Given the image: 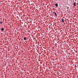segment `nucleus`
<instances>
[{"label": "nucleus", "mask_w": 78, "mask_h": 78, "mask_svg": "<svg viewBox=\"0 0 78 78\" xmlns=\"http://www.w3.org/2000/svg\"><path fill=\"white\" fill-rule=\"evenodd\" d=\"M62 22H63V23H64V19L62 18Z\"/></svg>", "instance_id": "nucleus-2"}, {"label": "nucleus", "mask_w": 78, "mask_h": 78, "mask_svg": "<svg viewBox=\"0 0 78 78\" xmlns=\"http://www.w3.org/2000/svg\"><path fill=\"white\" fill-rule=\"evenodd\" d=\"M26 39H27V38L26 37H24V40L26 41L27 40Z\"/></svg>", "instance_id": "nucleus-4"}, {"label": "nucleus", "mask_w": 78, "mask_h": 78, "mask_svg": "<svg viewBox=\"0 0 78 78\" xmlns=\"http://www.w3.org/2000/svg\"><path fill=\"white\" fill-rule=\"evenodd\" d=\"M2 23H3V22H2V21H1V22H0V23H1V24H2Z\"/></svg>", "instance_id": "nucleus-7"}, {"label": "nucleus", "mask_w": 78, "mask_h": 78, "mask_svg": "<svg viewBox=\"0 0 78 78\" xmlns=\"http://www.w3.org/2000/svg\"><path fill=\"white\" fill-rule=\"evenodd\" d=\"M67 9H69V7H67Z\"/></svg>", "instance_id": "nucleus-8"}, {"label": "nucleus", "mask_w": 78, "mask_h": 78, "mask_svg": "<svg viewBox=\"0 0 78 78\" xmlns=\"http://www.w3.org/2000/svg\"><path fill=\"white\" fill-rule=\"evenodd\" d=\"M53 13L54 14H55V12H53Z\"/></svg>", "instance_id": "nucleus-9"}, {"label": "nucleus", "mask_w": 78, "mask_h": 78, "mask_svg": "<svg viewBox=\"0 0 78 78\" xmlns=\"http://www.w3.org/2000/svg\"><path fill=\"white\" fill-rule=\"evenodd\" d=\"M73 5H74V6H76V3H73Z\"/></svg>", "instance_id": "nucleus-5"}, {"label": "nucleus", "mask_w": 78, "mask_h": 78, "mask_svg": "<svg viewBox=\"0 0 78 78\" xmlns=\"http://www.w3.org/2000/svg\"><path fill=\"white\" fill-rule=\"evenodd\" d=\"M55 16H57V14H56V13H55Z\"/></svg>", "instance_id": "nucleus-6"}, {"label": "nucleus", "mask_w": 78, "mask_h": 78, "mask_svg": "<svg viewBox=\"0 0 78 78\" xmlns=\"http://www.w3.org/2000/svg\"><path fill=\"white\" fill-rule=\"evenodd\" d=\"M77 67H78V65H77Z\"/></svg>", "instance_id": "nucleus-10"}, {"label": "nucleus", "mask_w": 78, "mask_h": 78, "mask_svg": "<svg viewBox=\"0 0 78 78\" xmlns=\"http://www.w3.org/2000/svg\"><path fill=\"white\" fill-rule=\"evenodd\" d=\"M55 5L56 6V7H58V5L57 4H55Z\"/></svg>", "instance_id": "nucleus-3"}, {"label": "nucleus", "mask_w": 78, "mask_h": 78, "mask_svg": "<svg viewBox=\"0 0 78 78\" xmlns=\"http://www.w3.org/2000/svg\"><path fill=\"white\" fill-rule=\"evenodd\" d=\"M1 30L2 31H4V28H1Z\"/></svg>", "instance_id": "nucleus-1"}]
</instances>
